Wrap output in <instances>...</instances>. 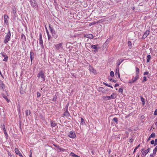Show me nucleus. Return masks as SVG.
Listing matches in <instances>:
<instances>
[{
	"mask_svg": "<svg viewBox=\"0 0 157 157\" xmlns=\"http://www.w3.org/2000/svg\"><path fill=\"white\" fill-rule=\"evenodd\" d=\"M84 37H85L89 38L90 39H92L94 37L92 34H86L84 36Z\"/></svg>",
	"mask_w": 157,
	"mask_h": 157,
	"instance_id": "nucleus-12",
	"label": "nucleus"
},
{
	"mask_svg": "<svg viewBox=\"0 0 157 157\" xmlns=\"http://www.w3.org/2000/svg\"><path fill=\"white\" fill-rule=\"evenodd\" d=\"M69 105V103H68L66 104V106H65V110H68V107Z\"/></svg>",
	"mask_w": 157,
	"mask_h": 157,
	"instance_id": "nucleus-44",
	"label": "nucleus"
},
{
	"mask_svg": "<svg viewBox=\"0 0 157 157\" xmlns=\"http://www.w3.org/2000/svg\"><path fill=\"white\" fill-rule=\"evenodd\" d=\"M133 140H134V139H133V137L132 136H131L130 137L129 142L130 143H132Z\"/></svg>",
	"mask_w": 157,
	"mask_h": 157,
	"instance_id": "nucleus-38",
	"label": "nucleus"
},
{
	"mask_svg": "<svg viewBox=\"0 0 157 157\" xmlns=\"http://www.w3.org/2000/svg\"><path fill=\"white\" fill-rule=\"evenodd\" d=\"M70 155L75 157H80L78 155H75L74 153L71 152L70 154Z\"/></svg>",
	"mask_w": 157,
	"mask_h": 157,
	"instance_id": "nucleus-30",
	"label": "nucleus"
},
{
	"mask_svg": "<svg viewBox=\"0 0 157 157\" xmlns=\"http://www.w3.org/2000/svg\"><path fill=\"white\" fill-rule=\"evenodd\" d=\"M16 9L15 7L13 6L12 7V13L14 14L13 16L15 17H16Z\"/></svg>",
	"mask_w": 157,
	"mask_h": 157,
	"instance_id": "nucleus-14",
	"label": "nucleus"
},
{
	"mask_svg": "<svg viewBox=\"0 0 157 157\" xmlns=\"http://www.w3.org/2000/svg\"><path fill=\"white\" fill-rule=\"evenodd\" d=\"M0 87L2 88V89H3L5 87V85L1 80H0Z\"/></svg>",
	"mask_w": 157,
	"mask_h": 157,
	"instance_id": "nucleus-20",
	"label": "nucleus"
},
{
	"mask_svg": "<svg viewBox=\"0 0 157 157\" xmlns=\"http://www.w3.org/2000/svg\"><path fill=\"white\" fill-rule=\"evenodd\" d=\"M110 81H112L115 83L116 82H117V80H114V79H113L111 78L110 79Z\"/></svg>",
	"mask_w": 157,
	"mask_h": 157,
	"instance_id": "nucleus-48",
	"label": "nucleus"
},
{
	"mask_svg": "<svg viewBox=\"0 0 157 157\" xmlns=\"http://www.w3.org/2000/svg\"><path fill=\"white\" fill-rule=\"evenodd\" d=\"M148 153V152L146 150H144L142 154V156L145 157L146 155Z\"/></svg>",
	"mask_w": 157,
	"mask_h": 157,
	"instance_id": "nucleus-24",
	"label": "nucleus"
},
{
	"mask_svg": "<svg viewBox=\"0 0 157 157\" xmlns=\"http://www.w3.org/2000/svg\"><path fill=\"white\" fill-rule=\"evenodd\" d=\"M151 144H155V142L154 140H152L151 142Z\"/></svg>",
	"mask_w": 157,
	"mask_h": 157,
	"instance_id": "nucleus-55",
	"label": "nucleus"
},
{
	"mask_svg": "<svg viewBox=\"0 0 157 157\" xmlns=\"http://www.w3.org/2000/svg\"><path fill=\"white\" fill-rule=\"evenodd\" d=\"M2 129L3 131L6 130L5 128V126L4 124H3L2 126Z\"/></svg>",
	"mask_w": 157,
	"mask_h": 157,
	"instance_id": "nucleus-49",
	"label": "nucleus"
},
{
	"mask_svg": "<svg viewBox=\"0 0 157 157\" xmlns=\"http://www.w3.org/2000/svg\"><path fill=\"white\" fill-rule=\"evenodd\" d=\"M3 132H4V134H5V135L6 136V138L7 137H8V134L7 133L6 131V130L4 131H3Z\"/></svg>",
	"mask_w": 157,
	"mask_h": 157,
	"instance_id": "nucleus-46",
	"label": "nucleus"
},
{
	"mask_svg": "<svg viewBox=\"0 0 157 157\" xmlns=\"http://www.w3.org/2000/svg\"><path fill=\"white\" fill-rule=\"evenodd\" d=\"M110 99H114L116 97V94L115 93H113L111 96H110Z\"/></svg>",
	"mask_w": 157,
	"mask_h": 157,
	"instance_id": "nucleus-25",
	"label": "nucleus"
},
{
	"mask_svg": "<svg viewBox=\"0 0 157 157\" xmlns=\"http://www.w3.org/2000/svg\"><path fill=\"white\" fill-rule=\"evenodd\" d=\"M89 70L90 72H92L95 74H96V70L92 67L90 66L89 67Z\"/></svg>",
	"mask_w": 157,
	"mask_h": 157,
	"instance_id": "nucleus-17",
	"label": "nucleus"
},
{
	"mask_svg": "<svg viewBox=\"0 0 157 157\" xmlns=\"http://www.w3.org/2000/svg\"><path fill=\"white\" fill-rule=\"evenodd\" d=\"M49 29L52 36H53L55 34V31L53 28L51 27L50 25H49Z\"/></svg>",
	"mask_w": 157,
	"mask_h": 157,
	"instance_id": "nucleus-11",
	"label": "nucleus"
},
{
	"mask_svg": "<svg viewBox=\"0 0 157 157\" xmlns=\"http://www.w3.org/2000/svg\"><path fill=\"white\" fill-rule=\"evenodd\" d=\"M33 56H34L33 52H30V57L31 60V61L32 62V61L33 59L34 58Z\"/></svg>",
	"mask_w": 157,
	"mask_h": 157,
	"instance_id": "nucleus-23",
	"label": "nucleus"
},
{
	"mask_svg": "<svg viewBox=\"0 0 157 157\" xmlns=\"http://www.w3.org/2000/svg\"><path fill=\"white\" fill-rule=\"evenodd\" d=\"M21 39L23 40V42H24L26 40L25 36L23 33L21 34Z\"/></svg>",
	"mask_w": 157,
	"mask_h": 157,
	"instance_id": "nucleus-21",
	"label": "nucleus"
},
{
	"mask_svg": "<svg viewBox=\"0 0 157 157\" xmlns=\"http://www.w3.org/2000/svg\"><path fill=\"white\" fill-rule=\"evenodd\" d=\"M123 59L122 60H118L117 61V66L118 67L120 64L123 61Z\"/></svg>",
	"mask_w": 157,
	"mask_h": 157,
	"instance_id": "nucleus-29",
	"label": "nucleus"
},
{
	"mask_svg": "<svg viewBox=\"0 0 157 157\" xmlns=\"http://www.w3.org/2000/svg\"><path fill=\"white\" fill-rule=\"evenodd\" d=\"M148 152L150 150V148L148 147L147 150H146Z\"/></svg>",
	"mask_w": 157,
	"mask_h": 157,
	"instance_id": "nucleus-61",
	"label": "nucleus"
},
{
	"mask_svg": "<svg viewBox=\"0 0 157 157\" xmlns=\"http://www.w3.org/2000/svg\"><path fill=\"white\" fill-rule=\"evenodd\" d=\"M2 97L6 100L7 102H9L10 101V100L8 99L6 96L5 95L3 94H2Z\"/></svg>",
	"mask_w": 157,
	"mask_h": 157,
	"instance_id": "nucleus-27",
	"label": "nucleus"
},
{
	"mask_svg": "<svg viewBox=\"0 0 157 157\" xmlns=\"http://www.w3.org/2000/svg\"><path fill=\"white\" fill-rule=\"evenodd\" d=\"M59 149L60 150V151H64L65 150V149H64L63 148H61L60 147H59Z\"/></svg>",
	"mask_w": 157,
	"mask_h": 157,
	"instance_id": "nucleus-51",
	"label": "nucleus"
},
{
	"mask_svg": "<svg viewBox=\"0 0 157 157\" xmlns=\"http://www.w3.org/2000/svg\"><path fill=\"white\" fill-rule=\"evenodd\" d=\"M4 22L6 24L8 22V20L7 19V18H6V15H5L4 16Z\"/></svg>",
	"mask_w": 157,
	"mask_h": 157,
	"instance_id": "nucleus-42",
	"label": "nucleus"
},
{
	"mask_svg": "<svg viewBox=\"0 0 157 157\" xmlns=\"http://www.w3.org/2000/svg\"><path fill=\"white\" fill-rule=\"evenodd\" d=\"M113 121L117 123L118 122V119L117 117H115L113 118Z\"/></svg>",
	"mask_w": 157,
	"mask_h": 157,
	"instance_id": "nucleus-40",
	"label": "nucleus"
},
{
	"mask_svg": "<svg viewBox=\"0 0 157 157\" xmlns=\"http://www.w3.org/2000/svg\"><path fill=\"white\" fill-rule=\"evenodd\" d=\"M157 151V145L156 146V147H155V148L153 150V154L154 155H155Z\"/></svg>",
	"mask_w": 157,
	"mask_h": 157,
	"instance_id": "nucleus-35",
	"label": "nucleus"
},
{
	"mask_svg": "<svg viewBox=\"0 0 157 157\" xmlns=\"http://www.w3.org/2000/svg\"><path fill=\"white\" fill-rule=\"evenodd\" d=\"M15 151L16 154L18 155L20 157H23L19 151L18 149L17 148L15 149Z\"/></svg>",
	"mask_w": 157,
	"mask_h": 157,
	"instance_id": "nucleus-10",
	"label": "nucleus"
},
{
	"mask_svg": "<svg viewBox=\"0 0 157 157\" xmlns=\"http://www.w3.org/2000/svg\"><path fill=\"white\" fill-rule=\"evenodd\" d=\"M138 147H136L134 149V151H133V153L136 152V150L138 149Z\"/></svg>",
	"mask_w": 157,
	"mask_h": 157,
	"instance_id": "nucleus-56",
	"label": "nucleus"
},
{
	"mask_svg": "<svg viewBox=\"0 0 157 157\" xmlns=\"http://www.w3.org/2000/svg\"><path fill=\"white\" fill-rule=\"evenodd\" d=\"M46 77L44 72L42 71H41L40 72V77L41 78V80L42 81H45Z\"/></svg>",
	"mask_w": 157,
	"mask_h": 157,
	"instance_id": "nucleus-4",
	"label": "nucleus"
},
{
	"mask_svg": "<svg viewBox=\"0 0 157 157\" xmlns=\"http://www.w3.org/2000/svg\"><path fill=\"white\" fill-rule=\"evenodd\" d=\"M114 0L117 3L119 2V0Z\"/></svg>",
	"mask_w": 157,
	"mask_h": 157,
	"instance_id": "nucleus-63",
	"label": "nucleus"
},
{
	"mask_svg": "<svg viewBox=\"0 0 157 157\" xmlns=\"http://www.w3.org/2000/svg\"><path fill=\"white\" fill-rule=\"evenodd\" d=\"M154 114L155 115H157V109H156L155 111V112L154 113Z\"/></svg>",
	"mask_w": 157,
	"mask_h": 157,
	"instance_id": "nucleus-52",
	"label": "nucleus"
},
{
	"mask_svg": "<svg viewBox=\"0 0 157 157\" xmlns=\"http://www.w3.org/2000/svg\"><path fill=\"white\" fill-rule=\"evenodd\" d=\"M63 115L67 117L70 116V114L68 110H66L65 112L64 113Z\"/></svg>",
	"mask_w": 157,
	"mask_h": 157,
	"instance_id": "nucleus-16",
	"label": "nucleus"
},
{
	"mask_svg": "<svg viewBox=\"0 0 157 157\" xmlns=\"http://www.w3.org/2000/svg\"><path fill=\"white\" fill-rule=\"evenodd\" d=\"M98 90L99 92H101L102 93H104L105 91V90L103 87H99L98 88Z\"/></svg>",
	"mask_w": 157,
	"mask_h": 157,
	"instance_id": "nucleus-15",
	"label": "nucleus"
},
{
	"mask_svg": "<svg viewBox=\"0 0 157 157\" xmlns=\"http://www.w3.org/2000/svg\"><path fill=\"white\" fill-rule=\"evenodd\" d=\"M141 100L142 102L143 105H144L145 103V99L142 96H140Z\"/></svg>",
	"mask_w": 157,
	"mask_h": 157,
	"instance_id": "nucleus-28",
	"label": "nucleus"
},
{
	"mask_svg": "<svg viewBox=\"0 0 157 157\" xmlns=\"http://www.w3.org/2000/svg\"><path fill=\"white\" fill-rule=\"evenodd\" d=\"M119 86V85L117 83L115 84L114 86L115 87H116L117 86Z\"/></svg>",
	"mask_w": 157,
	"mask_h": 157,
	"instance_id": "nucleus-59",
	"label": "nucleus"
},
{
	"mask_svg": "<svg viewBox=\"0 0 157 157\" xmlns=\"http://www.w3.org/2000/svg\"><path fill=\"white\" fill-rule=\"evenodd\" d=\"M148 74L149 72L148 71H146L144 73V75H147Z\"/></svg>",
	"mask_w": 157,
	"mask_h": 157,
	"instance_id": "nucleus-53",
	"label": "nucleus"
},
{
	"mask_svg": "<svg viewBox=\"0 0 157 157\" xmlns=\"http://www.w3.org/2000/svg\"><path fill=\"white\" fill-rule=\"evenodd\" d=\"M23 85H21L20 89V93L21 94H23L26 90V87L25 86H23Z\"/></svg>",
	"mask_w": 157,
	"mask_h": 157,
	"instance_id": "nucleus-8",
	"label": "nucleus"
},
{
	"mask_svg": "<svg viewBox=\"0 0 157 157\" xmlns=\"http://www.w3.org/2000/svg\"><path fill=\"white\" fill-rule=\"evenodd\" d=\"M139 78V75H136V76L134 78H133L132 80H129L128 83L130 84L134 83L135 82L137 81Z\"/></svg>",
	"mask_w": 157,
	"mask_h": 157,
	"instance_id": "nucleus-3",
	"label": "nucleus"
},
{
	"mask_svg": "<svg viewBox=\"0 0 157 157\" xmlns=\"http://www.w3.org/2000/svg\"><path fill=\"white\" fill-rule=\"evenodd\" d=\"M153 155H154L153 154H150V157H154Z\"/></svg>",
	"mask_w": 157,
	"mask_h": 157,
	"instance_id": "nucleus-60",
	"label": "nucleus"
},
{
	"mask_svg": "<svg viewBox=\"0 0 157 157\" xmlns=\"http://www.w3.org/2000/svg\"><path fill=\"white\" fill-rule=\"evenodd\" d=\"M40 44L41 45L42 47V52H44V48L43 45L42 40V39L41 35L40 34Z\"/></svg>",
	"mask_w": 157,
	"mask_h": 157,
	"instance_id": "nucleus-9",
	"label": "nucleus"
},
{
	"mask_svg": "<svg viewBox=\"0 0 157 157\" xmlns=\"http://www.w3.org/2000/svg\"><path fill=\"white\" fill-rule=\"evenodd\" d=\"M55 49L57 50L61 51L63 49V43H60L58 44L55 45Z\"/></svg>",
	"mask_w": 157,
	"mask_h": 157,
	"instance_id": "nucleus-2",
	"label": "nucleus"
},
{
	"mask_svg": "<svg viewBox=\"0 0 157 157\" xmlns=\"http://www.w3.org/2000/svg\"><path fill=\"white\" fill-rule=\"evenodd\" d=\"M128 46H131V45H132V43H131V42L130 41H128Z\"/></svg>",
	"mask_w": 157,
	"mask_h": 157,
	"instance_id": "nucleus-50",
	"label": "nucleus"
},
{
	"mask_svg": "<svg viewBox=\"0 0 157 157\" xmlns=\"http://www.w3.org/2000/svg\"><path fill=\"white\" fill-rule=\"evenodd\" d=\"M57 99V96L56 95H55L54 96V97L52 101H56Z\"/></svg>",
	"mask_w": 157,
	"mask_h": 157,
	"instance_id": "nucleus-41",
	"label": "nucleus"
},
{
	"mask_svg": "<svg viewBox=\"0 0 157 157\" xmlns=\"http://www.w3.org/2000/svg\"><path fill=\"white\" fill-rule=\"evenodd\" d=\"M136 75H139V68L137 67H136Z\"/></svg>",
	"mask_w": 157,
	"mask_h": 157,
	"instance_id": "nucleus-34",
	"label": "nucleus"
},
{
	"mask_svg": "<svg viewBox=\"0 0 157 157\" xmlns=\"http://www.w3.org/2000/svg\"><path fill=\"white\" fill-rule=\"evenodd\" d=\"M11 33L10 30H9V32L7 33L5 38L4 42L5 44L7 43L10 40V39Z\"/></svg>",
	"mask_w": 157,
	"mask_h": 157,
	"instance_id": "nucleus-1",
	"label": "nucleus"
},
{
	"mask_svg": "<svg viewBox=\"0 0 157 157\" xmlns=\"http://www.w3.org/2000/svg\"><path fill=\"white\" fill-rule=\"evenodd\" d=\"M54 145L56 147H57L58 149L59 148V147H60L58 145H57L54 144Z\"/></svg>",
	"mask_w": 157,
	"mask_h": 157,
	"instance_id": "nucleus-57",
	"label": "nucleus"
},
{
	"mask_svg": "<svg viewBox=\"0 0 157 157\" xmlns=\"http://www.w3.org/2000/svg\"><path fill=\"white\" fill-rule=\"evenodd\" d=\"M149 30H147L144 33V36H146V37H147L149 35Z\"/></svg>",
	"mask_w": 157,
	"mask_h": 157,
	"instance_id": "nucleus-33",
	"label": "nucleus"
},
{
	"mask_svg": "<svg viewBox=\"0 0 157 157\" xmlns=\"http://www.w3.org/2000/svg\"><path fill=\"white\" fill-rule=\"evenodd\" d=\"M1 54L2 56L4 57V59L3 60V61L7 62L8 59V56L6 55V54L4 52H2Z\"/></svg>",
	"mask_w": 157,
	"mask_h": 157,
	"instance_id": "nucleus-6",
	"label": "nucleus"
},
{
	"mask_svg": "<svg viewBox=\"0 0 157 157\" xmlns=\"http://www.w3.org/2000/svg\"><path fill=\"white\" fill-rule=\"evenodd\" d=\"M155 136V134L154 132H152L151 135L150 136V137L154 138Z\"/></svg>",
	"mask_w": 157,
	"mask_h": 157,
	"instance_id": "nucleus-39",
	"label": "nucleus"
},
{
	"mask_svg": "<svg viewBox=\"0 0 157 157\" xmlns=\"http://www.w3.org/2000/svg\"><path fill=\"white\" fill-rule=\"evenodd\" d=\"M46 30L47 34L48 36V40H49L50 39V38L51 36L49 35V33L48 32V31L46 28Z\"/></svg>",
	"mask_w": 157,
	"mask_h": 157,
	"instance_id": "nucleus-37",
	"label": "nucleus"
},
{
	"mask_svg": "<svg viewBox=\"0 0 157 157\" xmlns=\"http://www.w3.org/2000/svg\"><path fill=\"white\" fill-rule=\"evenodd\" d=\"M115 75L116 77H117V76H118V77L120 78V75L119 72V69L118 67L116 69V71L115 72Z\"/></svg>",
	"mask_w": 157,
	"mask_h": 157,
	"instance_id": "nucleus-18",
	"label": "nucleus"
},
{
	"mask_svg": "<svg viewBox=\"0 0 157 157\" xmlns=\"http://www.w3.org/2000/svg\"><path fill=\"white\" fill-rule=\"evenodd\" d=\"M147 37H146V36H144V35L143 36H142V39H145Z\"/></svg>",
	"mask_w": 157,
	"mask_h": 157,
	"instance_id": "nucleus-58",
	"label": "nucleus"
},
{
	"mask_svg": "<svg viewBox=\"0 0 157 157\" xmlns=\"http://www.w3.org/2000/svg\"><path fill=\"white\" fill-rule=\"evenodd\" d=\"M103 99L105 100H109L110 99V97L109 96H103Z\"/></svg>",
	"mask_w": 157,
	"mask_h": 157,
	"instance_id": "nucleus-22",
	"label": "nucleus"
},
{
	"mask_svg": "<svg viewBox=\"0 0 157 157\" xmlns=\"http://www.w3.org/2000/svg\"><path fill=\"white\" fill-rule=\"evenodd\" d=\"M151 137H150V136H149V137L148 138L147 140V141H149L151 139Z\"/></svg>",
	"mask_w": 157,
	"mask_h": 157,
	"instance_id": "nucleus-62",
	"label": "nucleus"
},
{
	"mask_svg": "<svg viewBox=\"0 0 157 157\" xmlns=\"http://www.w3.org/2000/svg\"><path fill=\"white\" fill-rule=\"evenodd\" d=\"M80 118L81 119V124L82 125H85L86 123L85 122L84 119L83 118L81 117H80Z\"/></svg>",
	"mask_w": 157,
	"mask_h": 157,
	"instance_id": "nucleus-26",
	"label": "nucleus"
},
{
	"mask_svg": "<svg viewBox=\"0 0 157 157\" xmlns=\"http://www.w3.org/2000/svg\"><path fill=\"white\" fill-rule=\"evenodd\" d=\"M29 157H32V153L31 152L30 154L29 155Z\"/></svg>",
	"mask_w": 157,
	"mask_h": 157,
	"instance_id": "nucleus-64",
	"label": "nucleus"
},
{
	"mask_svg": "<svg viewBox=\"0 0 157 157\" xmlns=\"http://www.w3.org/2000/svg\"><path fill=\"white\" fill-rule=\"evenodd\" d=\"M155 144H154V145L155 146L157 144V139H156L155 140Z\"/></svg>",
	"mask_w": 157,
	"mask_h": 157,
	"instance_id": "nucleus-54",
	"label": "nucleus"
},
{
	"mask_svg": "<svg viewBox=\"0 0 157 157\" xmlns=\"http://www.w3.org/2000/svg\"><path fill=\"white\" fill-rule=\"evenodd\" d=\"M25 114L26 116H31V112L30 110L26 109L25 111Z\"/></svg>",
	"mask_w": 157,
	"mask_h": 157,
	"instance_id": "nucleus-19",
	"label": "nucleus"
},
{
	"mask_svg": "<svg viewBox=\"0 0 157 157\" xmlns=\"http://www.w3.org/2000/svg\"><path fill=\"white\" fill-rule=\"evenodd\" d=\"M147 62L148 63L150 62V59L151 58V56L150 55H148L147 56Z\"/></svg>",
	"mask_w": 157,
	"mask_h": 157,
	"instance_id": "nucleus-32",
	"label": "nucleus"
},
{
	"mask_svg": "<svg viewBox=\"0 0 157 157\" xmlns=\"http://www.w3.org/2000/svg\"><path fill=\"white\" fill-rule=\"evenodd\" d=\"M114 73L113 71H111L110 72V75L111 77H113L114 76Z\"/></svg>",
	"mask_w": 157,
	"mask_h": 157,
	"instance_id": "nucleus-43",
	"label": "nucleus"
},
{
	"mask_svg": "<svg viewBox=\"0 0 157 157\" xmlns=\"http://www.w3.org/2000/svg\"><path fill=\"white\" fill-rule=\"evenodd\" d=\"M123 90L122 88H121L119 89L118 91L119 92L121 93H122V92H123Z\"/></svg>",
	"mask_w": 157,
	"mask_h": 157,
	"instance_id": "nucleus-45",
	"label": "nucleus"
},
{
	"mask_svg": "<svg viewBox=\"0 0 157 157\" xmlns=\"http://www.w3.org/2000/svg\"><path fill=\"white\" fill-rule=\"evenodd\" d=\"M98 46V44H96V45H91V48H92L94 49V52H97L98 51V48H97V46Z\"/></svg>",
	"mask_w": 157,
	"mask_h": 157,
	"instance_id": "nucleus-7",
	"label": "nucleus"
},
{
	"mask_svg": "<svg viewBox=\"0 0 157 157\" xmlns=\"http://www.w3.org/2000/svg\"><path fill=\"white\" fill-rule=\"evenodd\" d=\"M68 136L71 138H75L76 137V135L75 133L72 131L70 132L69 134L68 135Z\"/></svg>",
	"mask_w": 157,
	"mask_h": 157,
	"instance_id": "nucleus-5",
	"label": "nucleus"
},
{
	"mask_svg": "<svg viewBox=\"0 0 157 157\" xmlns=\"http://www.w3.org/2000/svg\"><path fill=\"white\" fill-rule=\"evenodd\" d=\"M30 3L31 5L33 7H34L36 6V3L35 0H31Z\"/></svg>",
	"mask_w": 157,
	"mask_h": 157,
	"instance_id": "nucleus-13",
	"label": "nucleus"
},
{
	"mask_svg": "<svg viewBox=\"0 0 157 157\" xmlns=\"http://www.w3.org/2000/svg\"><path fill=\"white\" fill-rule=\"evenodd\" d=\"M51 125L52 127H55L56 125V123L52 121H51Z\"/></svg>",
	"mask_w": 157,
	"mask_h": 157,
	"instance_id": "nucleus-31",
	"label": "nucleus"
},
{
	"mask_svg": "<svg viewBox=\"0 0 157 157\" xmlns=\"http://www.w3.org/2000/svg\"><path fill=\"white\" fill-rule=\"evenodd\" d=\"M103 84L104 85H105L106 86H107L109 87H111L112 88H113V87L112 86H111V85H109V84L105 83V82H103Z\"/></svg>",
	"mask_w": 157,
	"mask_h": 157,
	"instance_id": "nucleus-36",
	"label": "nucleus"
},
{
	"mask_svg": "<svg viewBox=\"0 0 157 157\" xmlns=\"http://www.w3.org/2000/svg\"><path fill=\"white\" fill-rule=\"evenodd\" d=\"M147 80V78L146 76H144L143 77V82H144L146 81Z\"/></svg>",
	"mask_w": 157,
	"mask_h": 157,
	"instance_id": "nucleus-47",
	"label": "nucleus"
}]
</instances>
